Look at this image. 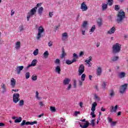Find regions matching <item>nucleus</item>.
<instances>
[{
	"mask_svg": "<svg viewBox=\"0 0 128 128\" xmlns=\"http://www.w3.org/2000/svg\"><path fill=\"white\" fill-rule=\"evenodd\" d=\"M36 98L37 100H40V96H38V91L36 92Z\"/></svg>",
	"mask_w": 128,
	"mask_h": 128,
	"instance_id": "nucleus-50",
	"label": "nucleus"
},
{
	"mask_svg": "<svg viewBox=\"0 0 128 128\" xmlns=\"http://www.w3.org/2000/svg\"><path fill=\"white\" fill-rule=\"evenodd\" d=\"M19 30L20 32H22L24 30V26H21L19 27Z\"/></svg>",
	"mask_w": 128,
	"mask_h": 128,
	"instance_id": "nucleus-52",
	"label": "nucleus"
},
{
	"mask_svg": "<svg viewBox=\"0 0 128 128\" xmlns=\"http://www.w3.org/2000/svg\"><path fill=\"white\" fill-rule=\"evenodd\" d=\"M38 63V60L34 59L32 62L30 64H29L27 66L26 68H29L30 66H36V64Z\"/></svg>",
	"mask_w": 128,
	"mask_h": 128,
	"instance_id": "nucleus-9",
	"label": "nucleus"
},
{
	"mask_svg": "<svg viewBox=\"0 0 128 128\" xmlns=\"http://www.w3.org/2000/svg\"><path fill=\"white\" fill-rule=\"evenodd\" d=\"M38 124V122L37 121H34L32 122H29V124H30V126H34V124Z\"/></svg>",
	"mask_w": 128,
	"mask_h": 128,
	"instance_id": "nucleus-41",
	"label": "nucleus"
},
{
	"mask_svg": "<svg viewBox=\"0 0 128 128\" xmlns=\"http://www.w3.org/2000/svg\"><path fill=\"white\" fill-rule=\"evenodd\" d=\"M1 86L2 88V94H4V92H6V84H3L2 85H1Z\"/></svg>",
	"mask_w": 128,
	"mask_h": 128,
	"instance_id": "nucleus-21",
	"label": "nucleus"
},
{
	"mask_svg": "<svg viewBox=\"0 0 128 128\" xmlns=\"http://www.w3.org/2000/svg\"><path fill=\"white\" fill-rule=\"evenodd\" d=\"M33 54L34 56H38V49H36L35 50H34Z\"/></svg>",
	"mask_w": 128,
	"mask_h": 128,
	"instance_id": "nucleus-37",
	"label": "nucleus"
},
{
	"mask_svg": "<svg viewBox=\"0 0 128 128\" xmlns=\"http://www.w3.org/2000/svg\"><path fill=\"white\" fill-rule=\"evenodd\" d=\"M48 46H52V42L51 41H50V42L48 43Z\"/></svg>",
	"mask_w": 128,
	"mask_h": 128,
	"instance_id": "nucleus-59",
	"label": "nucleus"
},
{
	"mask_svg": "<svg viewBox=\"0 0 128 128\" xmlns=\"http://www.w3.org/2000/svg\"><path fill=\"white\" fill-rule=\"evenodd\" d=\"M116 32V27L114 26L112 27L110 30L108 31L107 34H114V32Z\"/></svg>",
	"mask_w": 128,
	"mask_h": 128,
	"instance_id": "nucleus-10",
	"label": "nucleus"
},
{
	"mask_svg": "<svg viewBox=\"0 0 128 128\" xmlns=\"http://www.w3.org/2000/svg\"><path fill=\"white\" fill-rule=\"evenodd\" d=\"M128 90V84H122L120 86V88L119 92L122 94H124L126 90Z\"/></svg>",
	"mask_w": 128,
	"mask_h": 128,
	"instance_id": "nucleus-4",
	"label": "nucleus"
},
{
	"mask_svg": "<svg viewBox=\"0 0 128 128\" xmlns=\"http://www.w3.org/2000/svg\"><path fill=\"white\" fill-rule=\"evenodd\" d=\"M118 56H112L111 58V60L112 62H116V60H118Z\"/></svg>",
	"mask_w": 128,
	"mask_h": 128,
	"instance_id": "nucleus-28",
	"label": "nucleus"
},
{
	"mask_svg": "<svg viewBox=\"0 0 128 128\" xmlns=\"http://www.w3.org/2000/svg\"><path fill=\"white\" fill-rule=\"evenodd\" d=\"M42 3H38L37 4L36 6H35V8H36V10H38V8H40V6H42Z\"/></svg>",
	"mask_w": 128,
	"mask_h": 128,
	"instance_id": "nucleus-48",
	"label": "nucleus"
},
{
	"mask_svg": "<svg viewBox=\"0 0 128 128\" xmlns=\"http://www.w3.org/2000/svg\"><path fill=\"white\" fill-rule=\"evenodd\" d=\"M39 104L40 106H44V103L42 102H40Z\"/></svg>",
	"mask_w": 128,
	"mask_h": 128,
	"instance_id": "nucleus-63",
	"label": "nucleus"
},
{
	"mask_svg": "<svg viewBox=\"0 0 128 128\" xmlns=\"http://www.w3.org/2000/svg\"><path fill=\"white\" fill-rule=\"evenodd\" d=\"M116 124V122H113L111 124V126H114Z\"/></svg>",
	"mask_w": 128,
	"mask_h": 128,
	"instance_id": "nucleus-57",
	"label": "nucleus"
},
{
	"mask_svg": "<svg viewBox=\"0 0 128 128\" xmlns=\"http://www.w3.org/2000/svg\"><path fill=\"white\" fill-rule=\"evenodd\" d=\"M98 106V103L96 102H94L92 104V107L91 108L92 112H94L96 110V107Z\"/></svg>",
	"mask_w": 128,
	"mask_h": 128,
	"instance_id": "nucleus-16",
	"label": "nucleus"
},
{
	"mask_svg": "<svg viewBox=\"0 0 128 128\" xmlns=\"http://www.w3.org/2000/svg\"><path fill=\"white\" fill-rule=\"evenodd\" d=\"M80 114V112H78V111H76V112H74V116H78V114Z\"/></svg>",
	"mask_w": 128,
	"mask_h": 128,
	"instance_id": "nucleus-56",
	"label": "nucleus"
},
{
	"mask_svg": "<svg viewBox=\"0 0 128 128\" xmlns=\"http://www.w3.org/2000/svg\"><path fill=\"white\" fill-rule=\"evenodd\" d=\"M24 104V100H20L19 102V106H22Z\"/></svg>",
	"mask_w": 128,
	"mask_h": 128,
	"instance_id": "nucleus-35",
	"label": "nucleus"
},
{
	"mask_svg": "<svg viewBox=\"0 0 128 128\" xmlns=\"http://www.w3.org/2000/svg\"><path fill=\"white\" fill-rule=\"evenodd\" d=\"M16 80L14 78H11L10 80V86L12 88H14L16 86Z\"/></svg>",
	"mask_w": 128,
	"mask_h": 128,
	"instance_id": "nucleus-12",
	"label": "nucleus"
},
{
	"mask_svg": "<svg viewBox=\"0 0 128 128\" xmlns=\"http://www.w3.org/2000/svg\"><path fill=\"white\" fill-rule=\"evenodd\" d=\"M62 82L64 86H67V84H69L70 82V80L68 78H65Z\"/></svg>",
	"mask_w": 128,
	"mask_h": 128,
	"instance_id": "nucleus-13",
	"label": "nucleus"
},
{
	"mask_svg": "<svg viewBox=\"0 0 128 128\" xmlns=\"http://www.w3.org/2000/svg\"><path fill=\"white\" fill-rule=\"evenodd\" d=\"M88 126H90V122H86V123L82 126V125L80 124V126L82 128H88Z\"/></svg>",
	"mask_w": 128,
	"mask_h": 128,
	"instance_id": "nucleus-23",
	"label": "nucleus"
},
{
	"mask_svg": "<svg viewBox=\"0 0 128 128\" xmlns=\"http://www.w3.org/2000/svg\"><path fill=\"white\" fill-rule=\"evenodd\" d=\"M90 115L92 116V118H96V114H94V112H91Z\"/></svg>",
	"mask_w": 128,
	"mask_h": 128,
	"instance_id": "nucleus-51",
	"label": "nucleus"
},
{
	"mask_svg": "<svg viewBox=\"0 0 128 128\" xmlns=\"http://www.w3.org/2000/svg\"><path fill=\"white\" fill-rule=\"evenodd\" d=\"M114 10H117V11L120 10V7L118 6V5L115 6Z\"/></svg>",
	"mask_w": 128,
	"mask_h": 128,
	"instance_id": "nucleus-49",
	"label": "nucleus"
},
{
	"mask_svg": "<svg viewBox=\"0 0 128 128\" xmlns=\"http://www.w3.org/2000/svg\"><path fill=\"white\" fill-rule=\"evenodd\" d=\"M76 62V60L75 58H73L72 60H66V62L67 64H74V62Z\"/></svg>",
	"mask_w": 128,
	"mask_h": 128,
	"instance_id": "nucleus-14",
	"label": "nucleus"
},
{
	"mask_svg": "<svg viewBox=\"0 0 128 128\" xmlns=\"http://www.w3.org/2000/svg\"><path fill=\"white\" fill-rule=\"evenodd\" d=\"M102 86L104 90L106 88V82H103L102 83Z\"/></svg>",
	"mask_w": 128,
	"mask_h": 128,
	"instance_id": "nucleus-47",
	"label": "nucleus"
},
{
	"mask_svg": "<svg viewBox=\"0 0 128 128\" xmlns=\"http://www.w3.org/2000/svg\"><path fill=\"white\" fill-rule=\"evenodd\" d=\"M108 122H112V118L108 117Z\"/></svg>",
	"mask_w": 128,
	"mask_h": 128,
	"instance_id": "nucleus-55",
	"label": "nucleus"
},
{
	"mask_svg": "<svg viewBox=\"0 0 128 128\" xmlns=\"http://www.w3.org/2000/svg\"><path fill=\"white\" fill-rule=\"evenodd\" d=\"M25 76H26V80H28V78H30V72H27L25 74Z\"/></svg>",
	"mask_w": 128,
	"mask_h": 128,
	"instance_id": "nucleus-39",
	"label": "nucleus"
},
{
	"mask_svg": "<svg viewBox=\"0 0 128 128\" xmlns=\"http://www.w3.org/2000/svg\"><path fill=\"white\" fill-rule=\"evenodd\" d=\"M118 110V105H116L114 108V106H112L111 112H116Z\"/></svg>",
	"mask_w": 128,
	"mask_h": 128,
	"instance_id": "nucleus-25",
	"label": "nucleus"
},
{
	"mask_svg": "<svg viewBox=\"0 0 128 128\" xmlns=\"http://www.w3.org/2000/svg\"><path fill=\"white\" fill-rule=\"evenodd\" d=\"M102 74V68L100 67H98L96 70V75L98 76H100Z\"/></svg>",
	"mask_w": 128,
	"mask_h": 128,
	"instance_id": "nucleus-19",
	"label": "nucleus"
},
{
	"mask_svg": "<svg viewBox=\"0 0 128 128\" xmlns=\"http://www.w3.org/2000/svg\"><path fill=\"white\" fill-rule=\"evenodd\" d=\"M20 48V42H17L15 45L16 50H18Z\"/></svg>",
	"mask_w": 128,
	"mask_h": 128,
	"instance_id": "nucleus-22",
	"label": "nucleus"
},
{
	"mask_svg": "<svg viewBox=\"0 0 128 128\" xmlns=\"http://www.w3.org/2000/svg\"><path fill=\"white\" fill-rule=\"evenodd\" d=\"M74 88H76V80H74Z\"/></svg>",
	"mask_w": 128,
	"mask_h": 128,
	"instance_id": "nucleus-54",
	"label": "nucleus"
},
{
	"mask_svg": "<svg viewBox=\"0 0 128 128\" xmlns=\"http://www.w3.org/2000/svg\"><path fill=\"white\" fill-rule=\"evenodd\" d=\"M125 77H126V72H121L118 75V78H124Z\"/></svg>",
	"mask_w": 128,
	"mask_h": 128,
	"instance_id": "nucleus-17",
	"label": "nucleus"
},
{
	"mask_svg": "<svg viewBox=\"0 0 128 128\" xmlns=\"http://www.w3.org/2000/svg\"><path fill=\"white\" fill-rule=\"evenodd\" d=\"M20 94H14L13 95V102L14 104H18V102L20 100Z\"/></svg>",
	"mask_w": 128,
	"mask_h": 128,
	"instance_id": "nucleus-7",
	"label": "nucleus"
},
{
	"mask_svg": "<svg viewBox=\"0 0 128 128\" xmlns=\"http://www.w3.org/2000/svg\"><path fill=\"white\" fill-rule=\"evenodd\" d=\"M62 70H60V66H57L56 68H55V72H58V74H60V72Z\"/></svg>",
	"mask_w": 128,
	"mask_h": 128,
	"instance_id": "nucleus-18",
	"label": "nucleus"
},
{
	"mask_svg": "<svg viewBox=\"0 0 128 128\" xmlns=\"http://www.w3.org/2000/svg\"><path fill=\"white\" fill-rule=\"evenodd\" d=\"M73 58H74L75 60H77V58H78V54L74 53L73 54Z\"/></svg>",
	"mask_w": 128,
	"mask_h": 128,
	"instance_id": "nucleus-46",
	"label": "nucleus"
},
{
	"mask_svg": "<svg viewBox=\"0 0 128 128\" xmlns=\"http://www.w3.org/2000/svg\"><path fill=\"white\" fill-rule=\"evenodd\" d=\"M126 18V12L122 11V10H120L118 12V14H117V22L118 24H120Z\"/></svg>",
	"mask_w": 128,
	"mask_h": 128,
	"instance_id": "nucleus-1",
	"label": "nucleus"
},
{
	"mask_svg": "<svg viewBox=\"0 0 128 128\" xmlns=\"http://www.w3.org/2000/svg\"><path fill=\"white\" fill-rule=\"evenodd\" d=\"M44 58H48V51H46L44 53Z\"/></svg>",
	"mask_w": 128,
	"mask_h": 128,
	"instance_id": "nucleus-31",
	"label": "nucleus"
},
{
	"mask_svg": "<svg viewBox=\"0 0 128 128\" xmlns=\"http://www.w3.org/2000/svg\"><path fill=\"white\" fill-rule=\"evenodd\" d=\"M22 122V117H19L18 118L14 120V122Z\"/></svg>",
	"mask_w": 128,
	"mask_h": 128,
	"instance_id": "nucleus-33",
	"label": "nucleus"
},
{
	"mask_svg": "<svg viewBox=\"0 0 128 128\" xmlns=\"http://www.w3.org/2000/svg\"><path fill=\"white\" fill-rule=\"evenodd\" d=\"M102 20L100 18H98L97 20V23L98 26H102Z\"/></svg>",
	"mask_w": 128,
	"mask_h": 128,
	"instance_id": "nucleus-26",
	"label": "nucleus"
},
{
	"mask_svg": "<svg viewBox=\"0 0 128 128\" xmlns=\"http://www.w3.org/2000/svg\"><path fill=\"white\" fill-rule=\"evenodd\" d=\"M68 38V33L64 32L62 34V40H66Z\"/></svg>",
	"mask_w": 128,
	"mask_h": 128,
	"instance_id": "nucleus-15",
	"label": "nucleus"
},
{
	"mask_svg": "<svg viewBox=\"0 0 128 128\" xmlns=\"http://www.w3.org/2000/svg\"><path fill=\"white\" fill-rule=\"evenodd\" d=\"M128 34L124 35V39L128 40Z\"/></svg>",
	"mask_w": 128,
	"mask_h": 128,
	"instance_id": "nucleus-62",
	"label": "nucleus"
},
{
	"mask_svg": "<svg viewBox=\"0 0 128 128\" xmlns=\"http://www.w3.org/2000/svg\"><path fill=\"white\" fill-rule=\"evenodd\" d=\"M62 52L61 58H64L66 56V52H64V48H62Z\"/></svg>",
	"mask_w": 128,
	"mask_h": 128,
	"instance_id": "nucleus-27",
	"label": "nucleus"
},
{
	"mask_svg": "<svg viewBox=\"0 0 128 128\" xmlns=\"http://www.w3.org/2000/svg\"><path fill=\"white\" fill-rule=\"evenodd\" d=\"M94 122H95V120H91V123L90 124V126H92V127L94 126Z\"/></svg>",
	"mask_w": 128,
	"mask_h": 128,
	"instance_id": "nucleus-43",
	"label": "nucleus"
},
{
	"mask_svg": "<svg viewBox=\"0 0 128 128\" xmlns=\"http://www.w3.org/2000/svg\"><path fill=\"white\" fill-rule=\"evenodd\" d=\"M50 109L51 112H56V108L54 106H50Z\"/></svg>",
	"mask_w": 128,
	"mask_h": 128,
	"instance_id": "nucleus-45",
	"label": "nucleus"
},
{
	"mask_svg": "<svg viewBox=\"0 0 128 128\" xmlns=\"http://www.w3.org/2000/svg\"><path fill=\"white\" fill-rule=\"evenodd\" d=\"M44 12V7L41 6L38 9V14L39 16H42V12Z\"/></svg>",
	"mask_w": 128,
	"mask_h": 128,
	"instance_id": "nucleus-20",
	"label": "nucleus"
},
{
	"mask_svg": "<svg viewBox=\"0 0 128 128\" xmlns=\"http://www.w3.org/2000/svg\"><path fill=\"white\" fill-rule=\"evenodd\" d=\"M78 75L82 76L84 72V64H81L78 69Z\"/></svg>",
	"mask_w": 128,
	"mask_h": 128,
	"instance_id": "nucleus-6",
	"label": "nucleus"
},
{
	"mask_svg": "<svg viewBox=\"0 0 128 128\" xmlns=\"http://www.w3.org/2000/svg\"><path fill=\"white\" fill-rule=\"evenodd\" d=\"M81 80L84 82L86 80V74H84L81 76Z\"/></svg>",
	"mask_w": 128,
	"mask_h": 128,
	"instance_id": "nucleus-32",
	"label": "nucleus"
},
{
	"mask_svg": "<svg viewBox=\"0 0 128 128\" xmlns=\"http://www.w3.org/2000/svg\"><path fill=\"white\" fill-rule=\"evenodd\" d=\"M54 62L56 64H60V59L57 58L54 60Z\"/></svg>",
	"mask_w": 128,
	"mask_h": 128,
	"instance_id": "nucleus-36",
	"label": "nucleus"
},
{
	"mask_svg": "<svg viewBox=\"0 0 128 128\" xmlns=\"http://www.w3.org/2000/svg\"><path fill=\"white\" fill-rule=\"evenodd\" d=\"M72 88V84H68V87L67 88L66 90H70Z\"/></svg>",
	"mask_w": 128,
	"mask_h": 128,
	"instance_id": "nucleus-53",
	"label": "nucleus"
},
{
	"mask_svg": "<svg viewBox=\"0 0 128 128\" xmlns=\"http://www.w3.org/2000/svg\"><path fill=\"white\" fill-rule=\"evenodd\" d=\"M36 7H34L32 9L30 10V12H28L27 15V20L28 22L30 20V16H32L34 15V14L36 12Z\"/></svg>",
	"mask_w": 128,
	"mask_h": 128,
	"instance_id": "nucleus-3",
	"label": "nucleus"
},
{
	"mask_svg": "<svg viewBox=\"0 0 128 128\" xmlns=\"http://www.w3.org/2000/svg\"><path fill=\"white\" fill-rule=\"evenodd\" d=\"M80 8L82 12H86V10H88V6H86V2H84L82 3Z\"/></svg>",
	"mask_w": 128,
	"mask_h": 128,
	"instance_id": "nucleus-8",
	"label": "nucleus"
},
{
	"mask_svg": "<svg viewBox=\"0 0 128 128\" xmlns=\"http://www.w3.org/2000/svg\"><path fill=\"white\" fill-rule=\"evenodd\" d=\"M121 49L122 45L118 43L115 44L112 47L113 54H118V52H120Z\"/></svg>",
	"mask_w": 128,
	"mask_h": 128,
	"instance_id": "nucleus-2",
	"label": "nucleus"
},
{
	"mask_svg": "<svg viewBox=\"0 0 128 128\" xmlns=\"http://www.w3.org/2000/svg\"><path fill=\"white\" fill-rule=\"evenodd\" d=\"M30 124V122H26V120H24L20 124L21 126H24L25 124L26 126H28V124Z\"/></svg>",
	"mask_w": 128,
	"mask_h": 128,
	"instance_id": "nucleus-24",
	"label": "nucleus"
},
{
	"mask_svg": "<svg viewBox=\"0 0 128 128\" xmlns=\"http://www.w3.org/2000/svg\"><path fill=\"white\" fill-rule=\"evenodd\" d=\"M108 8V4H102V10H106Z\"/></svg>",
	"mask_w": 128,
	"mask_h": 128,
	"instance_id": "nucleus-30",
	"label": "nucleus"
},
{
	"mask_svg": "<svg viewBox=\"0 0 128 128\" xmlns=\"http://www.w3.org/2000/svg\"><path fill=\"white\" fill-rule=\"evenodd\" d=\"M94 30H96V26H93L91 29L90 30V32H94Z\"/></svg>",
	"mask_w": 128,
	"mask_h": 128,
	"instance_id": "nucleus-44",
	"label": "nucleus"
},
{
	"mask_svg": "<svg viewBox=\"0 0 128 128\" xmlns=\"http://www.w3.org/2000/svg\"><path fill=\"white\" fill-rule=\"evenodd\" d=\"M92 57L90 56H89L88 60H85V62H86V64H90V62H92Z\"/></svg>",
	"mask_w": 128,
	"mask_h": 128,
	"instance_id": "nucleus-29",
	"label": "nucleus"
},
{
	"mask_svg": "<svg viewBox=\"0 0 128 128\" xmlns=\"http://www.w3.org/2000/svg\"><path fill=\"white\" fill-rule=\"evenodd\" d=\"M44 32V29L42 27V26H40L39 28H38V33L37 34V36H36V40H40V38L42 36V32Z\"/></svg>",
	"mask_w": 128,
	"mask_h": 128,
	"instance_id": "nucleus-5",
	"label": "nucleus"
},
{
	"mask_svg": "<svg viewBox=\"0 0 128 128\" xmlns=\"http://www.w3.org/2000/svg\"><path fill=\"white\" fill-rule=\"evenodd\" d=\"M24 66H18L16 68V70L18 74H20V72L24 70Z\"/></svg>",
	"mask_w": 128,
	"mask_h": 128,
	"instance_id": "nucleus-11",
	"label": "nucleus"
},
{
	"mask_svg": "<svg viewBox=\"0 0 128 128\" xmlns=\"http://www.w3.org/2000/svg\"><path fill=\"white\" fill-rule=\"evenodd\" d=\"M88 26V22L86 21H84V22L82 24V28H86V26Z\"/></svg>",
	"mask_w": 128,
	"mask_h": 128,
	"instance_id": "nucleus-38",
	"label": "nucleus"
},
{
	"mask_svg": "<svg viewBox=\"0 0 128 128\" xmlns=\"http://www.w3.org/2000/svg\"><path fill=\"white\" fill-rule=\"evenodd\" d=\"M32 80H38V76H34V75H32Z\"/></svg>",
	"mask_w": 128,
	"mask_h": 128,
	"instance_id": "nucleus-40",
	"label": "nucleus"
},
{
	"mask_svg": "<svg viewBox=\"0 0 128 128\" xmlns=\"http://www.w3.org/2000/svg\"><path fill=\"white\" fill-rule=\"evenodd\" d=\"M110 96H114V91L113 90H111L110 92Z\"/></svg>",
	"mask_w": 128,
	"mask_h": 128,
	"instance_id": "nucleus-34",
	"label": "nucleus"
},
{
	"mask_svg": "<svg viewBox=\"0 0 128 128\" xmlns=\"http://www.w3.org/2000/svg\"><path fill=\"white\" fill-rule=\"evenodd\" d=\"M108 6H112L114 0H108Z\"/></svg>",
	"mask_w": 128,
	"mask_h": 128,
	"instance_id": "nucleus-42",
	"label": "nucleus"
},
{
	"mask_svg": "<svg viewBox=\"0 0 128 128\" xmlns=\"http://www.w3.org/2000/svg\"><path fill=\"white\" fill-rule=\"evenodd\" d=\"M84 56V52H81L80 53V56Z\"/></svg>",
	"mask_w": 128,
	"mask_h": 128,
	"instance_id": "nucleus-64",
	"label": "nucleus"
},
{
	"mask_svg": "<svg viewBox=\"0 0 128 128\" xmlns=\"http://www.w3.org/2000/svg\"><path fill=\"white\" fill-rule=\"evenodd\" d=\"M44 116V113H42V114H41L38 115V118H42V116Z\"/></svg>",
	"mask_w": 128,
	"mask_h": 128,
	"instance_id": "nucleus-61",
	"label": "nucleus"
},
{
	"mask_svg": "<svg viewBox=\"0 0 128 128\" xmlns=\"http://www.w3.org/2000/svg\"><path fill=\"white\" fill-rule=\"evenodd\" d=\"M60 122H61L62 124H64V118H61Z\"/></svg>",
	"mask_w": 128,
	"mask_h": 128,
	"instance_id": "nucleus-60",
	"label": "nucleus"
},
{
	"mask_svg": "<svg viewBox=\"0 0 128 128\" xmlns=\"http://www.w3.org/2000/svg\"><path fill=\"white\" fill-rule=\"evenodd\" d=\"M52 16H54V12H50L49 16H50V18H52Z\"/></svg>",
	"mask_w": 128,
	"mask_h": 128,
	"instance_id": "nucleus-58",
	"label": "nucleus"
}]
</instances>
